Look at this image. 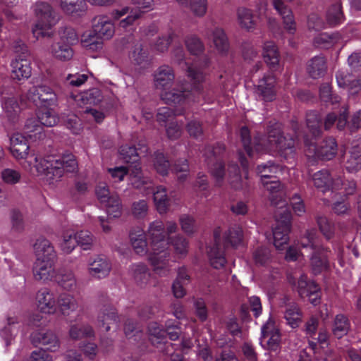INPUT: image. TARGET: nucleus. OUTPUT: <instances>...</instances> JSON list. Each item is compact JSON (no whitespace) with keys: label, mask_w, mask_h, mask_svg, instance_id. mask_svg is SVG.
<instances>
[{"label":"nucleus","mask_w":361,"mask_h":361,"mask_svg":"<svg viewBox=\"0 0 361 361\" xmlns=\"http://www.w3.org/2000/svg\"><path fill=\"white\" fill-rule=\"evenodd\" d=\"M35 14L37 18V22L34 28H32L33 35L38 38L42 37H51V32H47V29H50L57 21V13L53 7L47 2L39 1L34 6Z\"/></svg>","instance_id":"4"},{"label":"nucleus","mask_w":361,"mask_h":361,"mask_svg":"<svg viewBox=\"0 0 361 361\" xmlns=\"http://www.w3.org/2000/svg\"><path fill=\"white\" fill-rule=\"evenodd\" d=\"M279 171H281L280 166L273 161H268L257 167V172L261 176L262 180L274 178Z\"/></svg>","instance_id":"47"},{"label":"nucleus","mask_w":361,"mask_h":361,"mask_svg":"<svg viewBox=\"0 0 361 361\" xmlns=\"http://www.w3.org/2000/svg\"><path fill=\"white\" fill-rule=\"evenodd\" d=\"M291 227V213L287 209L276 214V225L273 228L274 245L278 250H283L287 244Z\"/></svg>","instance_id":"5"},{"label":"nucleus","mask_w":361,"mask_h":361,"mask_svg":"<svg viewBox=\"0 0 361 361\" xmlns=\"http://www.w3.org/2000/svg\"><path fill=\"white\" fill-rule=\"evenodd\" d=\"M57 160L56 168L57 177H61L64 173H75L78 166L75 156L73 154H65Z\"/></svg>","instance_id":"31"},{"label":"nucleus","mask_w":361,"mask_h":361,"mask_svg":"<svg viewBox=\"0 0 361 361\" xmlns=\"http://www.w3.org/2000/svg\"><path fill=\"white\" fill-rule=\"evenodd\" d=\"M130 238L136 253L142 255L147 252V243L142 231H139L138 233L130 232Z\"/></svg>","instance_id":"49"},{"label":"nucleus","mask_w":361,"mask_h":361,"mask_svg":"<svg viewBox=\"0 0 361 361\" xmlns=\"http://www.w3.org/2000/svg\"><path fill=\"white\" fill-rule=\"evenodd\" d=\"M345 16L340 4H332L326 11V20L330 27H335L342 24L345 20Z\"/></svg>","instance_id":"37"},{"label":"nucleus","mask_w":361,"mask_h":361,"mask_svg":"<svg viewBox=\"0 0 361 361\" xmlns=\"http://www.w3.org/2000/svg\"><path fill=\"white\" fill-rule=\"evenodd\" d=\"M154 86L158 90H166L172 86L175 80L173 68L169 65L159 66L153 73Z\"/></svg>","instance_id":"13"},{"label":"nucleus","mask_w":361,"mask_h":361,"mask_svg":"<svg viewBox=\"0 0 361 361\" xmlns=\"http://www.w3.org/2000/svg\"><path fill=\"white\" fill-rule=\"evenodd\" d=\"M350 326V322L345 315L337 314L334 319L333 334L338 338H341L348 334Z\"/></svg>","instance_id":"45"},{"label":"nucleus","mask_w":361,"mask_h":361,"mask_svg":"<svg viewBox=\"0 0 361 361\" xmlns=\"http://www.w3.org/2000/svg\"><path fill=\"white\" fill-rule=\"evenodd\" d=\"M37 116L38 121L47 127H52L59 122V118L50 107L39 110Z\"/></svg>","instance_id":"53"},{"label":"nucleus","mask_w":361,"mask_h":361,"mask_svg":"<svg viewBox=\"0 0 361 361\" xmlns=\"http://www.w3.org/2000/svg\"><path fill=\"white\" fill-rule=\"evenodd\" d=\"M38 307L41 312L44 313H54L56 310V300L54 295L48 288H42L37 293L36 297Z\"/></svg>","instance_id":"27"},{"label":"nucleus","mask_w":361,"mask_h":361,"mask_svg":"<svg viewBox=\"0 0 361 361\" xmlns=\"http://www.w3.org/2000/svg\"><path fill=\"white\" fill-rule=\"evenodd\" d=\"M58 305L63 314H69L71 311L77 308V303L74 298L66 293L60 295L58 299Z\"/></svg>","instance_id":"58"},{"label":"nucleus","mask_w":361,"mask_h":361,"mask_svg":"<svg viewBox=\"0 0 361 361\" xmlns=\"http://www.w3.org/2000/svg\"><path fill=\"white\" fill-rule=\"evenodd\" d=\"M169 258V252L167 248L163 250H152L149 257V261L154 267V271L159 275H166L169 271L167 263Z\"/></svg>","instance_id":"17"},{"label":"nucleus","mask_w":361,"mask_h":361,"mask_svg":"<svg viewBox=\"0 0 361 361\" xmlns=\"http://www.w3.org/2000/svg\"><path fill=\"white\" fill-rule=\"evenodd\" d=\"M226 151V147L222 143H216L214 146H207L204 149L207 161H223L222 157Z\"/></svg>","instance_id":"52"},{"label":"nucleus","mask_w":361,"mask_h":361,"mask_svg":"<svg viewBox=\"0 0 361 361\" xmlns=\"http://www.w3.org/2000/svg\"><path fill=\"white\" fill-rule=\"evenodd\" d=\"M30 340L35 346L42 345L45 347L44 349L51 352H55L59 348L57 336L50 330L35 331L30 335Z\"/></svg>","instance_id":"11"},{"label":"nucleus","mask_w":361,"mask_h":361,"mask_svg":"<svg viewBox=\"0 0 361 361\" xmlns=\"http://www.w3.org/2000/svg\"><path fill=\"white\" fill-rule=\"evenodd\" d=\"M188 75L194 81V87L192 90H188L185 87L173 88L172 90L161 94V99L168 105L176 106L182 105L187 100L196 101L192 96L196 93H200L202 87L200 84L204 79V75L202 71L197 70L193 67H188Z\"/></svg>","instance_id":"3"},{"label":"nucleus","mask_w":361,"mask_h":361,"mask_svg":"<svg viewBox=\"0 0 361 361\" xmlns=\"http://www.w3.org/2000/svg\"><path fill=\"white\" fill-rule=\"evenodd\" d=\"M148 51L144 49L142 44L137 42L130 54L132 61L137 65H142L148 61Z\"/></svg>","instance_id":"57"},{"label":"nucleus","mask_w":361,"mask_h":361,"mask_svg":"<svg viewBox=\"0 0 361 361\" xmlns=\"http://www.w3.org/2000/svg\"><path fill=\"white\" fill-rule=\"evenodd\" d=\"M56 259H42L37 258L33 267L34 277L37 281L52 280L56 276V271L54 266Z\"/></svg>","instance_id":"14"},{"label":"nucleus","mask_w":361,"mask_h":361,"mask_svg":"<svg viewBox=\"0 0 361 361\" xmlns=\"http://www.w3.org/2000/svg\"><path fill=\"white\" fill-rule=\"evenodd\" d=\"M128 164L129 166L126 167V169L128 173H129L132 177L131 181L134 188H142L144 187L145 188L149 190L150 188L152 182L149 178L145 177L143 176L139 161L135 163Z\"/></svg>","instance_id":"25"},{"label":"nucleus","mask_w":361,"mask_h":361,"mask_svg":"<svg viewBox=\"0 0 361 361\" xmlns=\"http://www.w3.org/2000/svg\"><path fill=\"white\" fill-rule=\"evenodd\" d=\"M213 41L217 50L222 53H226L229 48L227 36L223 29L216 27L213 31Z\"/></svg>","instance_id":"51"},{"label":"nucleus","mask_w":361,"mask_h":361,"mask_svg":"<svg viewBox=\"0 0 361 361\" xmlns=\"http://www.w3.org/2000/svg\"><path fill=\"white\" fill-rule=\"evenodd\" d=\"M319 97L322 102L326 103L327 105L338 104L341 101L340 96L332 92L331 86L327 82L323 83L320 86Z\"/></svg>","instance_id":"50"},{"label":"nucleus","mask_w":361,"mask_h":361,"mask_svg":"<svg viewBox=\"0 0 361 361\" xmlns=\"http://www.w3.org/2000/svg\"><path fill=\"white\" fill-rule=\"evenodd\" d=\"M60 6L65 14L73 18L84 16L87 8L85 0H60Z\"/></svg>","instance_id":"23"},{"label":"nucleus","mask_w":361,"mask_h":361,"mask_svg":"<svg viewBox=\"0 0 361 361\" xmlns=\"http://www.w3.org/2000/svg\"><path fill=\"white\" fill-rule=\"evenodd\" d=\"M153 193V198L157 209L159 214L166 213L169 206L170 200L167 197L166 190L164 187L159 185L156 188V190L151 189Z\"/></svg>","instance_id":"38"},{"label":"nucleus","mask_w":361,"mask_h":361,"mask_svg":"<svg viewBox=\"0 0 361 361\" xmlns=\"http://www.w3.org/2000/svg\"><path fill=\"white\" fill-rule=\"evenodd\" d=\"M138 146V148L135 145H125L121 146L119 150L121 159L127 164L138 161L140 155L147 152V147L145 142H140Z\"/></svg>","instance_id":"20"},{"label":"nucleus","mask_w":361,"mask_h":361,"mask_svg":"<svg viewBox=\"0 0 361 361\" xmlns=\"http://www.w3.org/2000/svg\"><path fill=\"white\" fill-rule=\"evenodd\" d=\"M63 124L73 133L79 134L82 130V122L80 118L73 113H63L61 116Z\"/></svg>","instance_id":"48"},{"label":"nucleus","mask_w":361,"mask_h":361,"mask_svg":"<svg viewBox=\"0 0 361 361\" xmlns=\"http://www.w3.org/2000/svg\"><path fill=\"white\" fill-rule=\"evenodd\" d=\"M306 123L310 133L314 137L322 135L323 129L322 118L317 111L307 112Z\"/></svg>","instance_id":"36"},{"label":"nucleus","mask_w":361,"mask_h":361,"mask_svg":"<svg viewBox=\"0 0 361 361\" xmlns=\"http://www.w3.org/2000/svg\"><path fill=\"white\" fill-rule=\"evenodd\" d=\"M339 189L343 190L344 196L347 198L348 196L354 195L357 191V183L354 180H342L336 178L334 181V190Z\"/></svg>","instance_id":"55"},{"label":"nucleus","mask_w":361,"mask_h":361,"mask_svg":"<svg viewBox=\"0 0 361 361\" xmlns=\"http://www.w3.org/2000/svg\"><path fill=\"white\" fill-rule=\"evenodd\" d=\"M331 249L324 245L314 248L310 255V267L314 275L317 276L331 271Z\"/></svg>","instance_id":"8"},{"label":"nucleus","mask_w":361,"mask_h":361,"mask_svg":"<svg viewBox=\"0 0 361 361\" xmlns=\"http://www.w3.org/2000/svg\"><path fill=\"white\" fill-rule=\"evenodd\" d=\"M148 236L150 239L152 250L168 248L169 240L166 238L164 225L161 221H155L149 224Z\"/></svg>","instance_id":"10"},{"label":"nucleus","mask_w":361,"mask_h":361,"mask_svg":"<svg viewBox=\"0 0 361 361\" xmlns=\"http://www.w3.org/2000/svg\"><path fill=\"white\" fill-rule=\"evenodd\" d=\"M212 175L216 179V182L220 185L225 176V164L224 161H207Z\"/></svg>","instance_id":"64"},{"label":"nucleus","mask_w":361,"mask_h":361,"mask_svg":"<svg viewBox=\"0 0 361 361\" xmlns=\"http://www.w3.org/2000/svg\"><path fill=\"white\" fill-rule=\"evenodd\" d=\"M340 39L338 32H322L314 38V44L320 49H329Z\"/></svg>","instance_id":"40"},{"label":"nucleus","mask_w":361,"mask_h":361,"mask_svg":"<svg viewBox=\"0 0 361 361\" xmlns=\"http://www.w3.org/2000/svg\"><path fill=\"white\" fill-rule=\"evenodd\" d=\"M69 334L71 338L78 340L94 335L92 328L89 325H73L71 327Z\"/></svg>","instance_id":"61"},{"label":"nucleus","mask_w":361,"mask_h":361,"mask_svg":"<svg viewBox=\"0 0 361 361\" xmlns=\"http://www.w3.org/2000/svg\"><path fill=\"white\" fill-rule=\"evenodd\" d=\"M89 274L97 279L107 276L111 269L109 261L104 257L98 256L89 262Z\"/></svg>","instance_id":"21"},{"label":"nucleus","mask_w":361,"mask_h":361,"mask_svg":"<svg viewBox=\"0 0 361 361\" xmlns=\"http://www.w3.org/2000/svg\"><path fill=\"white\" fill-rule=\"evenodd\" d=\"M56 158L49 156L47 158L42 159L36 165L37 170L39 173H45L46 175L52 174L56 176Z\"/></svg>","instance_id":"46"},{"label":"nucleus","mask_w":361,"mask_h":361,"mask_svg":"<svg viewBox=\"0 0 361 361\" xmlns=\"http://www.w3.org/2000/svg\"><path fill=\"white\" fill-rule=\"evenodd\" d=\"M78 245L83 250H90L94 240V236L88 231H80L75 233Z\"/></svg>","instance_id":"63"},{"label":"nucleus","mask_w":361,"mask_h":361,"mask_svg":"<svg viewBox=\"0 0 361 361\" xmlns=\"http://www.w3.org/2000/svg\"><path fill=\"white\" fill-rule=\"evenodd\" d=\"M37 258L42 259H56V253L51 243L46 238H40L34 245Z\"/></svg>","instance_id":"32"},{"label":"nucleus","mask_w":361,"mask_h":361,"mask_svg":"<svg viewBox=\"0 0 361 361\" xmlns=\"http://www.w3.org/2000/svg\"><path fill=\"white\" fill-rule=\"evenodd\" d=\"M103 99L100 90L92 88L81 93L80 100L84 104L97 105Z\"/></svg>","instance_id":"56"},{"label":"nucleus","mask_w":361,"mask_h":361,"mask_svg":"<svg viewBox=\"0 0 361 361\" xmlns=\"http://www.w3.org/2000/svg\"><path fill=\"white\" fill-rule=\"evenodd\" d=\"M297 288L300 296L308 298L312 305L320 302V288L315 281L309 280L306 274H302L299 278Z\"/></svg>","instance_id":"9"},{"label":"nucleus","mask_w":361,"mask_h":361,"mask_svg":"<svg viewBox=\"0 0 361 361\" xmlns=\"http://www.w3.org/2000/svg\"><path fill=\"white\" fill-rule=\"evenodd\" d=\"M133 276L135 282L142 286L147 283L150 277L148 268L144 264H137L132 266Z\"/></svg>","instance_id":"54"},{"label":"nucleus","mask_w":361,"mask_h":361,"mask_svg":"<svg viewBox=\"0 0 361 361\" xmlns=\"http://www.w3.org/2000/svg\"><path fill=\"white\" fill-rule=\"evenodd\" d=\"M314 185L319 190L325 192L334 190V181L329 171L326 169L320 170L312 176Z\"/></svg>","instance_id":"29"},{"label":"nucleus","mask_w":361,"mask_h":361,"mask_svg":"<svg viewBox=\"0 0 361 361\" xmlns=\"http://www.w3.org/2000/svg\"><path fill=\"white\" fill-rule=\"evenodd\" d=\"M273 5L282 17L285 28L290 33H294L295 31V23L291 10L284 4L282 0H273Z\"/></svg>","instance_id":"30"},{"label":"nucleus","mask_w":361,"mask_h":361,"mask_svg":"<svg viewBox=\"0 0 361 361\" xmlns=\"http://www.w3.org/2000/svg\"><path fill=\"white\" fill-rule=\"evenodd\" d=\"M102 204L106 207L108 214L107 221L111 218H118L121 215V202L116 194H112L109 200Z\"/></svg>","instance_id":"44"},{"label":"nucleus","mask_w":361,"mask_h":361,"mask_svg":"<svg viewBox=\"0 0 361 361\" xmlns=\"http://www.w3.org/2000/svg\"><path fill=\"white\" fill-rule=\"evenodd\" d=\"M81 44L87 50L92 51H97L103 47L102 39L99 37L97 34H94L92 29L82 35Z\"/></svg>","instance_id":"39"},{"label":"nucleus","mask_w":361,"mask_h":361,"mask_svg":"<svg viewBox=\"0 0 361 361\" xmlns=\"http://www.w3.org/2000/svg\"><path fill=\"white\" fill-rule=\"evenodd\" d=\"M287 324L292 328H298L302 322V312L298 305L288 306L284 313Z\"/></svg>","instance_id":"43"},{"label":"nucleus","mask_w":361,"mask_h":361,"mask_svg":"<svg viewBox=\"0 0 361 361\" xmlns=\"http://www.w3.org/2000/svg\"><path fill=\"white\" fill-rule=\"evenodd\" d=\"M11 151L17 159H25L28 154L30 146L25 135L16 133L10 138Z\"/></svg>","instance_id":"26"},{"label":"nucleus","mask_w":361,"mask_h":361,"mask_svg":"<svg viewBox=\"0 0 361 361\" xmlns=\"http://www.w3.org/2000/svg\"><path fill=\"white\" fill-rule=\"evenodd\" d=\"M214 243L207 250L211 265L214 269L222 268L226 263V252L229 247H237L243 240V230L238 226L230 228L221 238V229L214 231Z\"/></svg>","instance_id":"1"},{"label":"nucleus","mask_w":361,"mask_h":361,"mask_svg":"<svg viewBox=\"0 0 361 361\" xmlns=\"http://www.w3.org/2000/svg\"><path fill=\"white\" fill-rule=\"evenodd\" d=\"M12 71L11 78L13 80L20 81L27 79L31 75V67L30 60L27 58H22L21 55L16 56L11 63Z\"/></svg>","instance_id":"16"},{"label":"nucleus","mask_w":361,"mask_h":361,"mask_svg":"<svg viewBox=\"0 0 361 361\" xmlns=\"http://www.w3.org/2000/svg\"><path fill=\"white\" fill-rule=\"evenodd\" d=\"M92 30L102 39H109L114 34V26L106 16H97L92 20Z\"/></svg>","instance_id":"18"},{"label":"nucleus","mask_w":361,"mask_h":361,"mask_svg":"<svg viewBox=\"0 0 361 361\" xmlns=\"http://www.w3.org/2000/svg\"><path fill=\"white\" fill-rule=\"evenodd\" d=\"M317 222L321 233L327 239H331L334 235L335 228L334 224H332L325 216H318Z\"/></svg>","instance_id":"62"},{"label":"nucleus","mask_w":361,"mask_h":361,"mask_svg":"<svg viewBox=\"0 0 361 361\" xmlns=\"http://www.w3.org/2000/svg\"><path fill=\"white\" fill-rule=\"evenodd\" d=\"M149 335L151 336L150 340L153 345L161 344L166 343V331L159 327L157 323L149 324L148 326Z\"/></svg>","instance_id":"60"},{"label":"nucleus","mask_w":361,"mask_h":361,"mask_svg":"<svg viewBox=\"0 0 361 361\" xmlns=\"http://www.w3.org/2000/svg\"><path fill=\"white\" fill-rule=\"evenodd\" d=\"M345 168L349 173H356L361 169V146H353L346 157Z\"/></svg>","instance_id":"35"},{"label":"nucleus","mask_w":361,"mask_h":361,"mask_svg":"<svg viewBox=\"0 0 361 361\" xmlns=\"http://www.w3.org/2000/svg\"><path fill=\"white\" fill-rule=\"evenodd\" d=\"M154 166L157 173L164 176L168 174L171 165L164 154L157 152L154 154Z\"/></svg>","instance_id":"59"},{"label":"nucleus","mask_w":361,"mask_h":361,"mask_svg":"<svg viewBox=\"0 0 361 361\" xmlns=\"http://www.w3.org/2000/svg\"><path fill=\"white\" fill-rule=\"evenodd\" d=\"M153 0H142L137 3L135 7L126 6L121 10H114L112 16L115 19H119L122 16L128 14V16L120 21V27L126 28L139 19L142 14L152 8Z\"/></svg>","instance_id":"7"},{"label":"nucleus","mask_w":361,"mask_h":361,"mask_svg":"<svg viewBox=\"0 0 361 361\" xmlns=\"http://www.w3.org/2000/svg\"><path fill=\"white\" fill-rule=\"evenodd\" d=\"M326 69V61L322 56H317L312 58L310 60L307 66L309 75L314 79L324 76Z\"/></svg>","instance_id":"33"},{"label":"nucleus","mask_w":361,"mask_h":361,"mask_svg":"<svg viewBox=\"0 0 361 361\" xmlns=\"http://www.w3.org/2000/svg\"><path fill=\"white\" fill-rule=\"evenodd\" d=\"M276 76L273 73L265 74L256 86L257 94L265 102H271L276 97Z\"/></svg>","instance_id":"12"},{"label":"nucleus","mask_w":361,"mask_h":361,"mask_svg":"<svg viewBox=\"0 0 361 361\" xmlns=\"http://www.w3.org/2000/svg\"><path fill=\"white\" fill-rule=\"evenodd\" d=\"M290 125L294 133L293 136H284L281 123H279L269 126L268 129L267 141L269 146L286 160L294 158L295 154V139H298L301 135L299 123L295 120H292Z\"/></svg>","instance_id":"2"},{"label":"nucleus","mask_w":361,"mask_h":361,"mask_svg":"<svg viewBox=\"0 0 361 361\" xmlns=\"http://www.w3.org/2000/svg\"><path fill=\"white\" fill-rule=\"evenodd\" d=\"M262 337L266 342L269 350L276 351L280 347L281 333L275 322L269 319L262 327Z\"/></svg>","instance_id":"15"},{"label":"nucleus","mask_w":361,"mask_h":361,"mask_svg":"<svg viewBox=\"0 0 361 361\" xmlns=\"http://www.w3.org/2000/svg\"><path fill=\"white\" fill-rule=\"evenodd\" d=\"M27 99L37 107L49 108L57 104L58 97L54 90L47 85H37L30 87Z\"/></svg>","instance_id":"6"},{"label":"nucleus","mask_w":361,"mask_h":361,"mask_svg":"<svg viewBox=\"0 0 361 361\" xmlns=\"http://www.w3.org/2000/svg\"><path fill=\"white\" fill-rule=\"evenodd\" d=\"M240 136L243 146V150H238V160L245 172V178H248V162L247 155H248V127L244 126L240 130Z\"/></svg>","instance_id":"34"},{"label":"nucleus","mask_w":361,"mask_h":361,"mask_svg":"<svg viewBox=\"0 0 361 361\" xmlns=\"http://www.w3.org/2000/svg\"><path fill=\"white\" fill-rule=\"evenodd\" d=\"M315 154L322 160L332 159L338 151L336 140L333 137H328L323 140L320 145L315 147Z\"/></svg>","instance_id":"22"},{"label":"nucleus","mask_w":361,"mask_h":361,"mask_svg":"<svg viewBox=\"0 0 361 361\" xmlns=\"http://www.w3.org/2000/svg\"><path fill=\"white\" fill-rule=\"evenodd\" d=\"M263 57L271 72L281 69L280 54L276 44L272 42H267L264 44L263 49Z\"/></svg>","instance_id":"19"},{"label":"nucleus","mask_w":361,"mask_h":361,"mask_svg":"<svg viewBox=\"0 0 361 361\" xmlns=\"http://www.w3.org/2000/svg\"><path fill=\"white\" fill-rule=\"evenodd\" d=\"M56 282L66 290H71L75 286V279L73 272L66 269H60L56 274Z\"/></svg>","instance_id":"42"},{"label":"nucleus","mask_w":361,"mask_h":361,"mask_svg":"<svg viewBox=\"0 0 361 361\" xmlns=\"http://www.w3.org/2000/svg\"><path fill=\"white\" fill-rule=\"evenodd\" d=\"M348 112L347 109L340 111L337 114L335 112H330L322 118L323 128L325 130H331L336 123V128L338 130H343L347 126Z\"/></svg>","instance_id":"24"},{"label":"nucleus","mask_w":361,"mask_h":361,"mask_svg":"<svg viewBox=\"0 0 361 361\" xmlns=\"http://www.w3.org/2000/svg\"><path fill=\"white\" fill-rule=\"evenodd\" d=\"M71 45L63 41H59L51 46V53L55 58L61 61H68L72 59L73 51Z\"/></svg>","instance_id":"41"},{"label":"nucleus","mask_w":361,"mask_h":361,"mask_svg":"<svg viewBox=\"0 0 361 361\" xmlns=\"http://www.w3.org/2000/svg\"><path fill=\"white\" fill-rule=\"evenodd\" d=\"M117 322L118 315L115 308L111 305L104 303L98 315L99 327H103L106 331H108L110 330V325Z\"/></svg>","instance_id":"28"}]
</instances>
